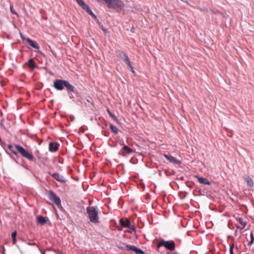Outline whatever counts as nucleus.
Segmentation results:
<instances>
[{
	"instance_id": "obj_1",
	"label": "nucleus",
	"mask_w": 254,
	"mask_h": 254,
	"mask_svg": "<svg viewBox=\"0 0 254 254\" xmlns=\"http://www.w3.org/2000/svg\"><path fill=\"white\" fill-rule=\"evenodd\" d=\"M86 212L88 214L90 221L94 224L98 223L99 217L97 206H88L86 208Z\"/></svg>"
},
{
	"instance_id": "obj_2",
	"label": "nucleus",
	"mask_w": 254,
	"mask_h": 254,
	"mask_svg": "<svg viewBox=\"0 0 254 254\" xmlns=\"http://www.w3.org/2000/svg\"><path fill=\"white\" fill-rule=\"evenodd\" d=\"M98 2L104 1L108 7L110 8L116 9L118 8H123L124 2L121 0H96Z\"/></svg>"
},
{
	"instance_id": "obj_3",
	"label": "nucleus",
	"mask_w": 254,
	"mask_h": 254,
	"mask_svg": "<svg viewBox=\"0 0 254 254\" xmlns=\"http://www.w3.org/2000/svg\"><path fill=\"white\" fill-rule=\"evenodd\" d=\"M162 246L168 250L173 251L175 250L176 245L173 240L165 241L163 239H161L157 245V249H158Z\"/></svg>"
},
{
	"instance_id": "obj_4",
	"label": "nucleus",
	"mask_w": 254,
	"mask_h": 254,
	"mask_svg": "<svg viewBox=\"0 0 254 254\" xmlns=\"http://www.w3.org/2000/svg\"><path fill=\"white\" fill-rule=\"evenodd\" d=\"M15 148L20 153L23 157L26 158L31 161L35 162V159L31 153H30L28 151L25 150L22 146L18 144L15 145Z\"/></svg>"
},
{
	"instance_id": "obj_5",
	"label": "nucleus",
	"mask_w": 254,
	"mask_h": 254,
	"mask_svg": "<svg viewBox=\"0 0 254 254\" xmlns=\"http://www.w3.org/2000/svg\"><path fill=\"white\" fill-rule=\"evenodd\" d=\"M48 198L57 206L61 205V200L60 198L53 190L49 191Z\"/></svg>"
},
{
	"instance_id": "obj_6",
	"label": "nucleus",
	"mask_w": 254,
	"mask_h": 254,
	"mask_svg": "<svg viewBox=\"0 0 254 254\" xmlns=\"http://www.w3.org/2000/svg\"><path fill=\"white\" fill-rule=\"evenodd\" d=\"M20 37L22 41L26 42L29 46L37 50H39L40 49L39 45L36 41L31 40L29 38H25L22 34H21Z\"/></svg>"
},
{
	"instance_id": "obj_7",
	"label": "nucleus",
	"mask_w": 254,
	"mask_h": 254,
	"mask_svg": "<svg viewBox=\"0 0 254 254\" xmlns=\"http://www.w3.org/2000/svg\"><path fill=\"white\" fill-rule=\"evenodd\" d=\"M122 245H124V249H125V250L133 251L136 254H144V252L143 251L134 246L126 245L124 243H123Z\"/></svg>"
},
{
	"instance_id": "obj_8",
	"label": "nucleus",
	"mask_w": 254,
	"mask_h": 254,
	"mask_svg": "<svg viewBox=\"0 0 254 254\" xmlns=\"http://www.w3.org/2000/svg\"><path fill=\"white\" fill-rule=\"evenodd\" d=\"M65 81L62 79H56L54 82L53 86L58 90H62L64 87Z\"/></svg>"
},
{
	"instance_id": "obj_9",
	"label": "nucleus",
	"mask_w": 254,
	"mask_h": 254,
	"mask_svg": "<svg viewBox=\"0 0 254 254\" xmlns=\"http://www.w3.org/2000/svg\"><path fill=\"white\" fill-rule=\"evenodd\" d=\"M133 152V151L131 148L127 145H124L121 151L119 152V154L123 156H126L132 153Z\"/></svg>"
},
{
	"instance_id": "obj_10",
	"label": "nucleus",
	"mask_w": 254,
	"mask_h": 254,
	"mask_svg": "<svg viewBox=\"0 0 254 254\" xmlns=\"http://www.w3.org/2000/svg\"><path fill=\"white\" fill-rule=\"evenodd\" d=\"M120 58L128 65H130V62L127 55L124 52L120 51L119 53Z\"/></svg>"
},
{
	"instance_id": "obj_11",
	"label": "nucleus",
	"mask_w": 254,
	"mask_h": 254,
	"mask_svg": "<svg viewBox=\"0 0 254 254\" xmlns=\"http://www.w3.org/2000/svg\"><path fill=\"white\" fill-rule=\"evenodd\" d=\"M49 174L58 182L61 183H65L66 182L65 178L63 176H61L59 173H55L51 174L50 172H49Z\"/></svg>"
},
{
	"instance_id": "obj_12",
	"label": "nucleus",
	"mask_w": 254,
	"mask_h": 254,
	"mask_svg": "<svg viewBox=\"0 0 254 254\" xmlns=\"http://www.w3.org/2000/svg\"><path fill=\"white\" fill-rule=\"evenodd\" d=\"M164 156L170 163H172L174 164L179 165L181 164V161L177 159L176 158L174 157L173 156H172L171 155H168L164 154Z\"/></svg>"
},
{
	"instance_id": "obj_13",
	"label": "nucleus",
	"mask_w": 254,
	"mask_h": 254,
	"mask_svg": "<svg viewBox=\"0 0 254 254\" xmlns=\"http://www.w3.org/2000/svg\"><path fill=\"white\" fill-rule=\"evenodd\" d=\"M60 144L56 142H51L49 143V150L52 152H56L59 148Z\"/></svg>"
},
{
	"instance_id": "obj_14",
	"label": "nucleus",
	"mask_w": 254,
	"mask_h": 254,
	"mask_svg": "<svg viewBox=\"0 0 254 254\" xmlns=\"http://www.w3.org/2000/svg\"><path fill=\"white\" fill-rule=\"evenodd\" d=\"M64 87L66 88L67 91L69 94H70V92L74 93L75 92V87L71 85L67 80L65 81Z\"/></svg>"
},
{
	"instance_id": "obj_15",
	"label": "nucleus",
	"mask_w": 254,
	"mask_h": 254,
	"mask_svg": "<svg viewBox=\"0 0 254 254\" xmlns=\"http://www.w3.org/2000/svg\"><path fill=\"white\" fill-rule=\"evenodd\" d=\"M244 177L246 181L248 188L252 189L254 187V182L252 179L247 175H245Z\"/></svg>"
},
{
	"instance_id": "obj_16",
	"label": "nucleus",
	"mask_w": 254,
	"mask_h": 254,
	"mask_svg": "<svg viewBox=\"0 0 254 254\" xmlns=\"http://www.w3.org/2000/svg\"><path fill=\"white\" fill-rule=\"evenodd\" d=\"M120 224L124 227L130 228V222L128 219L124 220L123 218L120 220Z\"/></svg>"
},
{
	"instance_id": "obj_17",
	"label": "nucleus",
	"mask_w": 254,
	"mask_h": 254,
	"mask_svg": "<svg viewBox=\"0 0 254 254\" xmlns=\"http://www.w3.org/2000/svg\"><path fill=\"white\" fill-rule=\"evenodd\" d=\"M195 178H197L199 182L201 184L207 185H210L211 184V182L205 178L199 177L197 175H195Z\"/></svg>"
},
{
	"instance_id": "obj_18",
	"label": "nucleus",
	"mask_w": 254,
	"mask_h": 254,
	"mask_svg": "<svg viewBox=\"0 0 254 254\" xmlns=\"http://www.w3.org/2000/svg\"><path fill=\"white\" fill-rule=\"evenodd\" d=\"M37 222L40 224L41 225H43L45 224L48 220V218L47 217H44L42 216H38L37 217Z\"/></svg>"
},
{
	"instance_id": "obj_19",
	"label": "nucleus",
	"mask_w": 254,
	"mask_h": 254,
	"mask_svg": "<svg viewBox=\"0 0 254 254\" xmlns=\"http://www.w3.org/2000/svg\"><path fill=\"white\" fill-rule=\"evenodd\" d=\"M27 64L28 66L33 70L37 66V65L35 64L34 60L32 59H30L28 60Z\"/></svg>"
},
{
	"instance_id": "obj_20",
	"label": "nucleus",
	"mask_w": 254,
	"mask_h": 254,
	"mask_svg": "<svg viewBox=\"0 0 254 254\" xmlns=\"http://www.w3.org/2000/svg\"><path fill=\"white\" fill-rule=\"evenodd\" d=\"M84 10L86 11L89 14L91 15L94 19H97L96 15L92 12V11L91 10L89 6H88L86 8H85Z\"/></svg>"
},
{
	"instance_id": "obj_21",
	"label": "nucleus",
	"mask_w": 254,
	"mask_h": 254,
	"mask_svg": "<svg viewBox=\"0 0 254 254\" xmlns=\"http://www.w3.org/2000/svg\"><path fill=\"white\" fill-rule=\"evenodd\" d=\"M78 4L83 9H85L88 5L86 4L82 0H75Z\"/></svg>"
},
{
	"instance_id": "obj_22",
	"label": "nucleus",
	"mask_w": 254,
	"mask_h": 254,
	"mask_svg": "<svg viewBox=\"0 0 254 254\" xmlns=\"http://www.w3.org/2000/svg\"><path fill=\"white\" fill-rule=\"evenodd\" d=\"M109 126L111 129L114 133H115V134H117L119 132V130L116 126H114L112 124H110Z\"/></svg>"
},
{
	"instance_id": "obj_23",
	"label": "nucleus",
	"mask_w": 254,
	"mask_h": 254,
	"mask_svg": "<svg viewBox=\"0 0 254 254\" xmlns=\"http://www.w3.org/2000/svg\"><path fill=\"white\" fill-rule=\"evenodd\" d=\"M16 235H17L16 231H14L11 234V238H12V243L14 245H16Z\"/></svg>"
},
{
	"instance_id": "obj_24",
	"label": "nucleus",
	"mask_w": 254,
	"mask_h": 254,
	"mask_svg": "<svg viewBox=\"0 0 254 254\" xmlns=\"http://www.w3.org/2000/svg\"><path fill=\"white\" fill-rule=\"evenodd\" d=\"M248 240L249 241L248 245L251 246L254 241V236L252 232H251L250 234V240L248 239Z\"/></svg>"
},
{
	"instance_id": "obj_25",
	"label": "nucleus",
	"mask_w": 254,
	"mask_h": 254,
	"mask_svg": "<svg viewBox=\"0 0 254 254\" xmlns=\"http://www.w3.org/2000/svg\"><path fill=\"white\" fill-rule=\"evenodd\" d=\"M8 148L11 151V153H12L13 154L15 155H17V152L13 149V146L11 144H8Z\"/></svg>"
},
{
	"instance_id": "obj_26",
	"label": "nucleus",
	"mask_w": 254,
	"mask_h": 254,
	"mask_svg": "<svg viewBox=\"0 0 254 254\" xmlns=\"http://www.w3.org/2000/svg\"><path fill=\"white\" fill-rule=\"evenodd\" d=\"M238 220L239 222L243 226L242 228H244L246 226L247 223L243 220L242 218H239Z\"/></svg>"
},
{
	"instance_id": "obj_27",
	"label": "nucleus",
	"mask_w": 254,
	"mask_h": 254,
	"mask_svg": "<svg viewBox=\"0 0 254 254\" xmlns=\"http://www.w3.org/2000/svg\"><path fill=\"white\" fill-rule=\"evenodd\" d=\"M34 153H35V155L37 156V157L38 158V159H39V160L43 159V158L41 156L42 155L40 154V151L38 150H36Z\"/></svg>"
},
{
	"instance_id": "obj_28",
	"label": "nucleus",
	"mask_w": 254,
	"mask_h": 254,
	"mask_svg": "<svg viewBox=\"0 0 254 254\" xmlns=\"http://www.w3.org/2000/svg\"><path fill=\"white\" fill-rule=\"evenodd\" d=\"M234 247V245L232 244L230 246V254H234L233 252V249Z\"/></svg>"
},
{
	"instance_id": "obj_29",
	"label": "nucleus",
	"mask_w": 254,
	"mask_h": 254,
	"mask_svg": "<svg viewBox=\"0 0 254 254\" xmlns=\"http://www.w3.org/2000/svg\"><path fill=\"white\" fill-rule=\"evenodd\" d=\"M107 110H108V112L111 118H112L113 119L116 120V118L115 116L114 115V114H113L112 113H111L108 109Z\"/></svg>"
},
{
	"instance_id": "obj_30",
	"label": "nucleus",
	"mask_w": 254,
	"mask_h": 254,
	"mask_svg": "<svg viewBox=\"0 0 254 254\" xmlns=\"http://www.w3.org/2000/svg\"><path fill=\"white\" fill-rule=\"evenodd\" d=\"M10 11L12 13H13L14 14L17 15V13L16 12V11L13 9L12 7L11 6H10Z\"/></svg>"
},
{
	"instance_id": "obj_31",
	"label": "nucleus",
	"mask_w": 254,
	"mask_h": 254,
	"mask_svg": "<svg viewBox=\"0 0 254 254\" xmlns=\"http://www.w3.org/2000/svg\"><path fill=\"white\" fill-rule=\"evenodd\" d=\"M130 68V70H131V71L132 72H133V73H135V71L133 69V67L132 66L131 64H130V66H128Z\"/></svg>"
},
{
	"instance_id": "obj_32",
	"label": "nucleus",
	"mask_w": 254,
	"mask_h": 254,
	"mask_svg": "<svg viewBox=\"0 0 254 254\" xmlns=\"http://www.w3.org/2000/svg\"><path fill=\"white\" fill-rule=\"evenodd\" d=\"M27 244H28V245H30V246H37V244H36L35 243H31L28 242V243H27Z\"/></svg>"
},
{
	"instance_id": "obj_33",
	"label": "nucleus",
	"mask_w": 254,
	"mask_h": 254,
	"mask_svg": "<svg viewBox=\"0 0 254 254\" xmlns=\"http://www.w3.org/2000/svg\"><path fill=\"white\" fill-rule=\"evenodd\" d=\"M124 245H123V246H121V247L119 246V248L120 249H122V250L124 249Z\"/></svg>"
},
{
	"instance_id": "obj_34",
	"label": "nucleus",
	"mask_w": 254,
	"mask_h": 254,
	"mask_svg": "<svg viewBox=\"0 0 254 254\" xmlns=\"http://www.w3.org/2000/svg\"><path fill=\"white\" fill-rule=\"evenodd\" d=\"M166 254H173L170 253H167Z\"/></svg>"
},
{
	"instance_id": "obj_35",
	"label": "nucleus",
	"mask_w": 254,
	"mask_h": 254,
	"mask_svg": "<svg viewBox=\"0 0 254 254\" xmlns=\"http://www.w3.org/2000/svg\"><path fill=\"white\" fill-rule=\"evenodd\" d=\"M102 29L104 30V31H105V29L103 28V27H102Z\"/></svg>"
},
{
	"instance_id": "obj_36",
	"label": "nucleus",
	"mask_w": 254,
	"mask_h": 254,
	"mask_svg": "<svg viewBox=\"0 0 254 254\" xmlns=\"http://www.w3.org/2000/svg\"><path fill=\"white\" fill-rule=\"evenodd\" d=\"M132 230H133V231H134V230H135V229L133 228H132Z\"/></svg>"
},
{
	"instance_id": "obj_37",
	"label": "nucleus",
	"mask_w": 254,
	"mask_h": 254,
	"mask_svg": "<svg viewBox=\"0 0 254 254\" xmlns=\"http://www.w3.org/2000/svg\"><path fill=\"white\" fill-rule=\"evenodd\" d=\"M42 254H45V253H42Z\"/></svg>"
},
{
	"instance_id": "obj_38",
	"label": "nucleus",
	"mask_w": 254,
	"mask_h": 254,
	"mask_svg": "<svg viewBox=\"0 0 254 254\" xmlns=\"http://www.w3.org/2000/svg\"><path fill=\"white\" fill-rule=\"evenodd\" d=\"M2 254H5V253L4 252H3Z\"/></svg>"
}]
</instances>
